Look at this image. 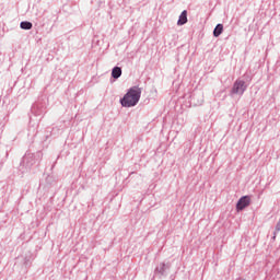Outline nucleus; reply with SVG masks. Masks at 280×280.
I'll return each instance as SVG.
<instances>
[{
	"label": "nucleus",
	"mask_w": 280,
	"mask_h": 280,
	"mask_svg": "<svg viewBox=\"0 0 280 280\" xmlns=\"http://www.w3.org/2000/svg\"><path fill=\"white\" fill-rule=\"evenodd\" d=\"M139 100H141V89L139 86H133L120 100V104L125 108H131V106H137V104H139Z\"/></svg>",
	"instance_id": "f257e3e1"
},
{
	"label": "nucleus",
	"mask_w": 280,
	"mask_h": 280,
	"mask_svg": "<svg viewBox=\"0 0 280 280\" xmlns=\"http://www.w3.org/2000/svg\"><path fill=\"white\" fill-rule=\"evenodd\" d=\"M246 91V83L244 81H236L233 85L232 93L243 95Z\"/></svg>",
	"instance_id": "f03ea898"
},
{
	"label": "nucleus",
	"mask_w": 280,
	"mask_h": 280,
	"mask_svg": "<svg viewBox=\"0 0 280 280\" xmlns=\"http://www.w3.org/2000/svg\"><path fill=\"white\" fill-rule=\"evenodd\" d=\"M248 205H250V197L244 196L238 200V202L236 205V209H237V211H243V209H246V207H248Z\"/></svg>",
	"instance_id": "7ed1b4c3"
},
{
	"label": "nucleus",
	"mask_w": 280,
	"mask_h": 280,
	"mask_svg": "<svg viewBox=\"0 0 280 280\" xmlns=\"http://www.w3.org/2000/svg\"><path fill=\"white\" fill-rule=\"evenodd\" d=\"M187 23V10H184L182 14L179 15V19L177 21V25H185Z\"/></svg>",
	"instance_id": "20e7f679"
},
{
	"label": "nucleus",
	"mask_w": 280,
	"mask_h": 280,
	"mask_svg": "<svg viewBox=\"0 0 280 280\" xmlns=\"http://www.w3.org/2000/svg\"><path fill=\"white\" fill-rule=\"evenodd\" d=\"M222 32H224V25L222 24H218L213 31V36L215 38H218V36H220V34H222Z\"/></svg>",
	"instance_id": "39448f33"
},
{
	"label": "nucleus",
	"mask_w": 280,
	"mask_h": 280,
	"mask_svg": "<svg viewBox=\"0 0 280 280\" xmlns=\"http://www.w3.org/2000/svg\"><path fill=\"white\" fill-rule=\"evenodd\" d=\"M112 77L117 80V78H121V68L115 67L112 71Z\"/></svg>",
	"instance_id": "423d86ee"
},
{
	"label": "nucleus",
	"mask_w": 280,
	"mask_h": 280,
	"mask_svg": "<svg viewBox=\"0 0 280 280\" xmlns=\"http://www.w3.org/2000/svg\"><path fill=\"white\" fill-rule=\"evenodd\" d=\"M22 30H32V23L31 22H21L20 24Z\"/></svg>",
	"instance_id": "0eeeda50"
},
{
	"label": "nucleus",
	"mask_w": 280,
	"mask_h": 280,
	"mask_svg": "<svg viewBox=\"0 0 280 280\" xmlns=\"http://www.w3.org/2000/svg\"><path fill=\"white\" fill-rule=\"evenodd\" d=\"M161 266H162V270H160V272H163V268H165V265L162 264Z\"/></svg>",
	"instance_id": "6e6552de"
}]
</instances>
